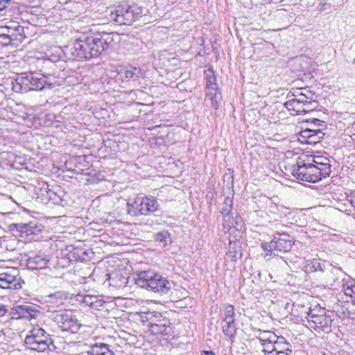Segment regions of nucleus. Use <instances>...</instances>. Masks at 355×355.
Here are the masks:
<instances>
[{
    "instance_id": "35",
    "label": "nucleus",
    "mask_w": 355,
    "mask_h": 355,
    "mask_svg": "<svg viewBox=\"0 0 355 355\" xmlns=\"http://www.w3.org/2000/svg\"><path fill=\"white\" fill-rule=\"evenodd\" d=\"M306 122H311L315 127H318V128L321 127L323 129L325 126L324 121L315 118L309 119L306 120Z\"/></svg>"
},
{
    "instance_id": "25",
    "label": "nucleus",
    "mask_w": 355,
    "mask_h": 355,
    "mask_svg": "<svg viewBox=\"0 0 355 355\" xmlns=\"http://www.w3.org/2000/svg\"><path fill=\"white\" fill-rule=\"evenodd\" d=\"M207 96L209 97V99L211 102L212 106L217 110L220 105V101L221 99L219 89L216 91H209L207 92Z\"/></svg>"
},
{
    "instance_id": "4",
    "label": "nucleus",
    "mask_w": 355,
    "mask_h": 355,
    "mask_svg": "<svg viewBox=\"0 0 355 355\" xmlns=\"http://www.w3.org/2000/svg\"><path fill=\"white\" fill-rule=\"evenodd\" d=\"M83 34L89 49L92 51L91 55H93L94 58L98 57L103 52L112 47L118 38V35L113 33L93 31L91 29Z\"/></svg>"
},
{
    "instance_id": "28",
    "label": "nucleus",
    "mask_w": 355,
    "mask_h": 355,
    "mask_svg": "<svg viewBox=\"0 0 355 355\" xmlns=\"http://www.w3.org/2000/svg\"><path fill=\"white\" fill-rule=\"evenodd\" d=\"M315 128H306L300 132L298 134V140L302 144H306L313 133Z\"/></svg>"
},
{
    "instance_id": "1",
    "label": "nucleus",
    "mask_w": 355,
    "mask_h": 355,
    "mask_svg": "<svg viewBox=\"0 0 355 355\" xmlns=\"http://www.w3.org/2000/svg\"><path fill=\"white\" fill-rule=\"evenodd\" d=\"M331 172V164L327 157L302 154L297 159L293 175L300 181L316 183L329 177Z\"/></svg>"
},
{
    "instance_id": "9",
    "label": "nucleus",
    "mask_w": 355,
    "mask_h": 355,
    "mask_svg": "<svg viewBox=\"0 0 355 355\" xmlns=\"http://www.w3.org/2000/svg\"><path fill=\"white\" fill-rule=\"evenodd\" d=\"M24 284L19 271L15 268L0 273V288L3 289H20Z\"/></svg>"
},
{
    "instance_id": "41",
    "label": "nucleus",
    "mask_w": 355,
    "mask_h": 355,
    "mask_svg": "<svg viewBox=\"0 0 355 355\" xmlns=\"http://www.w3.org/2000/svg\"><path fill=\"white\" fill-rule=\"evenodd\" d=\"M201 355H216L211 350H204L201 352Z\"/></svg>"
},
{
    "instance_id": "37",
    "label": "nucleus",
    "mask_w": 355,
    "mask_h": 355,
    "mask_svg": "<svg viewBox=\"0 0 355 355\" xmlns=\"http://www.w3.org/2000/svg\"><path fill=\"white\" fill-rule=\"evenodd\" d=\"M227 256L230 257L232 261L236 262L237 261V252L236 250H230L227 253Z\"/></svg>"
},
{
    "instance_id": "39",
    "label": "nucleus",
    "mask_w": 355,
    "mask_h": 355,
    "mask_svg": "<svg viewBox=\"0 0 355 355\" xmlns=\"http://www.w3.org/2000/svg\"><path fill=\"white\" fill-rule=\"evenodd\" d=\"M205 74L206 79H210L212 77H216L212 68H209L207 70L205 71Z\"/></svg>"
},
{
    "instance_id": "3",
    "label": "nucleus",
    "mask_w": 355,
    "mask_h": 355,
    "mask_svg": "<svg viewBox=\"0 0 355 355\" xmlns=\"http://www.w3.org/2000/svg\"><path fill=\"white\" fill-rule=\"evenodd\" d=\"M141 322L145 329L152 335L172 336L174 334V328L171 320L162 313H143L141 315Z\"/></svg>"
},
{
    "instance_id": "10",
    "label": "nucleus",
    "mask_w": 355,
    "mask_h": 355,
    "mask_svg": "<svg viewBox=\"0 0 355 355\" xmlns=\"http://www.w3.org/2000/svg\"><path fill=\"white\" fill-rule=\"evenodd\" d=\"M92 52V51L89 49L83 33L73 42L71 53L76 59L88 60L94 58L93 55H91Z\"/></svg>"
},
{
    "instance_id": "36",
    "label": "nucleus",
    "mask_w": 355,
    "mask_h": 355,
    "mask_svg": "<svg viewBox=\"0 0 355 355\" xmlns=\"http://www.w3.org/2000/svg\"><path fill=\"white\" fill-rule=\"evenodd\" d=\"M10 1V0H0V13L8 7Z\"/></svg>"
},
{
    "instance_id": "6",
    "label": "nucleus",
    "mask_w": 355,
    "mask_h": 355,
    "mask_svg": "<svg viewBox=\"0 0 355 355\" xmlns=\"http://www.w3.org/2000/svg\"><path fill=\"white\" fill-rule=\"evenodd\" d=\"M307 326L318 333L331 331L333 320L328 311L318 305L311 306L306 317Z\"/></svg>"
},
{
    "instance_id": "42",
    "label": "nucleus",
    "mask_w": 355,
    "mask_h": 355,
    "mask_svg": "<svg viewBox=\"0 0 355 355\" xmlns=\"http://www.w3.org/2000/svg\"><path fill=\"white\" fill-rule=\"evenodd\" d=\"M268 2H269V0H261L259 3L263 5V4H266Z\"/></svg>"
},
{
    "instance_id": "5",
    "label": "nucleus",
    "mask_w": 355,
    "mask_h": 355,
    "mask_svg": "<svg viewBox=\"0 0 355 355\" xmlns=\"http://www.w3.org/2000/svg\"><path fill=\"white\" fill-rule=\"evenodd\" d=\"M142 8L136 3H120L110 11V18L119 25H131L141 17Z\"/></svg>"
},
{
    "instance_id": "43",
    "label": "nucleus",
    "mask_w": 355,
    "mask_h": 355,
    "mask_svg": "<svg viewBox=\"0 0 355 355\" xmlns=\"http://www.w3.org/2000/svg\"><path fill=\"white\" fill-rule=\"evenodd\" d=\"M32 262H34L33 260V261L29 260L28 263L31 264Z\"/></svg>"
},
{
    "instance_id": "40",
    "label": "nucleus",
    "mask_w": 355,
    "mask_h": 355,
    "mask_svg": "<svg viewBox=\"0 0 355 355\" xmlns=\"http://www.w3.org/2000/svg\"><path fill=\"white\" fill-rule=\"evenodd\" d=\"M347 198L351 205L355 208V190L352 191Z\"/></svg>"
},
{
    "instance_id": "31",
    "label": "nucleus",
    "mask_w": 355,
    "mask_h": 355,
    "mask_svg": "<svg viewBox=\"0 0 355 355\" xmlns=\"http://www.w3.org/2000/svg\"><path fill=\"white\" fill-rule=\"evenodd\" d=\"M293 96L294 98H295L297 101L300 102L303 105H304L306 108L308 106L309 103H310L309 101V98L307 97L306 94L301 92V89H297L295 92Z\"/></svg>"
},
{
    "instance_id": "38",
    "label": "nucleus",
    "mask_w": 355,
    "mask_h": 355,
    "mask_svg": "<svg viewBox=\"0 0 355 355\" xmlns=\"http://www.w3.org/2000/svg\"><path fill=\"white\" fill-rule=\"evenodd\" d=\"M8 311V306L3 304H0V318L6 315Z\"/></svg>"
},
{
    "instance_id": "16",
    "label": "nucleus",
    "mask_w": 355,
    "mask_h": 355,
    "mask_svg": "<svg viewBox=\"0 0 355 355\" xmlns=\"http://www.w3.org/2000/svg\"><path fill=\"white\" fill-rule=\"evenodd\" d=\"M23 28L17 24H12L10 26H0V35L21 42L23 37L21 32Z\"/></svg>"
},
{
    "instance_id": "24",
    "label": "nucleus",
    "mask_w": 355,
    "mask_h": 355,
    "mask_svg": "<svg viewBox=\"0 0 355 355\" xmlns=\"http://www.w3.org/2000/svg\"><path fill=\"white\" fill-rule=\"evenodd\" d=\"M222 322H235V311L233 305L229 304L225 306Z\"/></svg>"
},
{
    "instance_id": "29",
    "label": "nucleus",
    "mask_w": 355,
    "mask_h": 355,
    "mask_svg": "<svg viewBox=\"0 0 355 355\" xmlns=\"http://www.w3.org/2000/svg\"><path fill=\"white\" fill-rule=\"evenodd\" d=\"M324 133L322 131V128H315L309 141H307L306 144H315L320 141L323 139Z\"/></svg>"
},
{
    "instance_id": "21",
    "label": "nucleus",
    "mask_w": 355,
    "mask_h": 355,
    "mask_svg": "<svg viewBox=\"0 0 355 355\" xmlns=\"http://www.w3.org/2000/svg\"><path fill=\"white\" fill-rule=\"evenodd\" d=\"M91 355H114L108 345L104 343H96L92 345Z\"/></svg>"
},
{
    "instance_id": "19",
    "label": "nucleus",
    "mask_w": 355,
    "mask_h": 355,
    "mask_svg": "<svg viewBox=\"0 0 355 355\" xmlns=\"http://www.w3.org/2000/svg\"><path fill=\"white\" fill-rule=\"evenodd\" d=\"M107 279L110 286L118 288L123 287L127 283V277L116 271L108 274Z\"/></svg>"
},
{
    "instance_id": "34",
    "label": "nucleus",
    "mask_w": 355,
    "mask_h": 355,
    "mask_svg": "<svg viewBox=\"0 0 355 355\" xmlns=\"http://www.w3.org/2000/svg\"><path fill=\"white\" fill-rule=\"evenodd\" d=\"M206 87L208 92L216 91L218 89L216 77H212L210 79H206Z\"/></svg>"
},
{
    "instance_id": "15",
    "label": "nucleus",
    "mask_w": 355,
    "mask_h": 355,
    "mask_svg": "<svg viewBox=\"0 0 355 355\" xmlns=\"http://www.w3.org/2000/svg\"><path fill=\"white\" fill-rule=\"evenodd\" d=\"M58 324L63 331L73 332L77 329V320L73 319L71 314L65 313L58 318Z\"/></svg>"
},
{
    "instance_id": "27",
    "label": "nucleus",
    "mask_w": 355,
    "mask_h": 355,
    "mask_svg": "<svg viewBox=\"0 0 355 355\" xmlns=\"http://www.w3.org/2000/svg\"><path fill=\"white\" fill-rule=\"evenodd\" d=\"M315 128H306L300 132L298 134V140L302 144H306L313 133Z\"/></svg>"
},
{
    "instance_id": "7",
    "label": "nucleus",
    "mask_w": 355,
    "mask_h": 355,
    "mask_svg": "<svg viewBox=\"0 0 355 355\" xmlns=\"http://www.w3.org/2000/svg\"><path fill=\"white\" fill-rule=\"evenodd\" d=\"M136 283L155 293H166L170 289V283L166 279L150 270L141 271L137 275Z\"/></svg>"
},
{
    "instance_id": "8",
    "label": "nucleus",
    "mask_w": 355,
    "mask_h": 355,
    "mask_svg": "<svg viewBox=\"0 0 355 355\" xmlns=\"http://www.w3.org/2000/svg\"><path fill=\"white\" fill-rule=\"evenodd\" d=\"M24 343L30 349L44 352L49 349L51 341L50 336L46 331L36 326L25 337Z\"/></svg>"
},
{
    "instance_id": "26",
    "label": "nucleus",
    "mask_w": 355,
    "mask_h": 355,
    "mask_svg": "<svg viewBox=\"0 0 355 355\" xmlns=\"http://www.w3.org/2000/svg\"><path fill=\"white\" fill-rule=\"evenodd\" d=\"M261 249L263 251L264 257H272L275 255V252H277L272 240L269 242L263 243L261 244Z\"/></svg>"
},
{
    "instance_id": "14",
    "label": "nucleus",
    "mask_w": 355,
    "mask_h": 355,
    "mask_svg": "<svg viewBox=\"0 0 355 355\" xmlns=\"http://www.w3.org/2000/svg\"><path fill=\"white\" fill-rule=\"evenodd\" d=\"M10 227L12 231L18 232L19 233V236L22 238H28L33 235H36L40 232L37 227L32 223L12 224Z\"/></svg>"
},
{
    "instance_id": "11",
    "label": "nucleus",
    "mask_w": 355,
    "mask_h": 355,
    "mask_svg": "<svg viewBox=\"0 0 355 355\" xmlns=\"http://www.w3.org/2000/svg\"><path fill=\"white\" fill-rule=\"evenodd\" d=\"M290 344L284 337H280L272 345L266 347L264 355H289Z\"/></svg>"
},
{
    "instance_id": "32",
    "label": "nucleus",
    "mask_w": 355,
    "mask_h": 355,
    "mask_svg": "<svg viewBox=\"0 0 355 355\" xmlns=\"http://www.w3.org/2000/svg\"><path fill=\"white\" fill-rule=\"evenodd\" d=\"M17 42H19V40L0 35V46H17Z\"/></svg>"
},
{
    "instance_id": "20",
    "label": "nucleus",
    "mask_w": 355,
    "mask_h": 355,
    "mask_svg": "<svg viewBox=\"0 0 355 355\" xmlns=\"http://www.w3.org/2000/svg\"><path fill=\"white\" fill-rule=\"evenodd\" d=\"M222 331L232 343L237 334V328L235 322H222Z\"/></svg>"
},
{
    "instance_id": "23",
    "label": "nucleus",
    "mask_w": 355,
    "mask_h": 355,
    "mask_svg": "<svg viewBox=\"0 0 355 355\" xmlns=\"http://www.w3.org/2000/svg\"><path fill=\"white\" fill-rule=\"evenodd\" d=\"M85 251L83 248L79 247L70 246L68 248V252L67 254V258L71 261H81L84 258L83 255Z\"/></svg>"
},
{
    "instance_id": "22",
    "label": "nucleus",
    "mask_w": 355,
    "mask_h": 355,
    "mask_svg": "<svg viewBox=\"0 0 355 355\" xmlns=\"http://www.w3.org/2000/svg\"><path fill=\"white\" fill-rule=\"evenodd\" d=\"M83 303L94 310H100L103 306V302L94 295L84 297Z\"/></svg>"
},
{
    "instance_id": "30",
    "label": "nucleus",
    "mask_w": 355,
    "mask_h": 355,
    "mask_svg": "<svg viewBox=\"0 0 355 355\" xmlns=\"http://www.w3.org/2000/svg\"><path fill=\"white\" fill-rule=\"evenodd\" d=\"M345 295L349 297L355 304V283L349 282L343 286Z\"/></svg>"
},
{
    "instance_id": "2",
    "label": "nucleus",
    "mask_w": 355,
    "mask_h": 355,
    "mask_svg": "<svg viewBox=\"0 0 355 355\" xmlns=\"http://www.w3.org/2000/svg\"><path fill=\"white\" fill-rule=\"evenodd\" d=\"M160 210V205L156 197L138 194L126 200V212L132 217L155 215Z\"/></svg>"
},
{
    "instance_id": "18",
    "label": "nucleus",
    "mask_w": 355,
    "mask_h": 355,
    "mask_svg": "<svg viewBox=\"0 0 355 355\" xmlns=\"http://www.w3.org/2000/svg\"><path fill=\"white\" fill-rule=\"evenodd\" d=\"M291 115L295 116L306 112V107L300 102L293 98L284 103Z\"/></svg>"
},
{
    "instance_id": "12",
    "label": "nucleus",
    "mask_w": 355,
    "mask_h": 355,
    "mask_svg": "<svg viewBox=\"0 0 355 355\" xmlns=\"http://www.w3.org/2000/svg\"><path fill=\"white\" fill-rule=\"evenodd\" d=\"M277 252H287L291 250L294 242L291 236L288 234H279L272 239Z\"/></svg>"
},
{
    "instance_id": "17",
    "label": "nucleus",
    "mask_w": 355,
    "mask_h": 355,
    "mask_svg": "<svg viewBox=\"0 0 355 355\" xmlns=\"http://www.w3.org/2000/svg\"><path fill=\"white\" fill-rule=\"evenodd\" d=\"M259 336L257 337L260 343L263 346V352L266 351V347L272 345L280 337L277 336L274 332L270 331L259 330Z\"/></svg>"
},
{
    "instance_id": "13",
    "label": "nucleus",
    "mask_w": 355,
    "mask_h": 355,
    "mask_svg": "<svg viewBox=\"0 0 355 355\" xmlns=\"http://www.w3.org/2000/svg\"><path fill=\"white\" fill-rule=\"evenodd\" d=\"M21 84L27 90H40L44 87V79L34 73L26 74L20 79Z\"/></svg>"
},
{
    "instance_id": "33",
    "label": "nucleus",
    "mask_w": 355,
    "mask_h": 355,
    "mask_svg": "<svg viewBox=\"0 0 355 355\" xmlns=\"http://www.w3.org/2000/svg\"><path fill=\"white\" fill-rule=\"evenodd\" d=\"M318 268H320V262L317 259L309 261L306 266V270L308 272L317 271Z\"/></svg>"
}]
</instances>
